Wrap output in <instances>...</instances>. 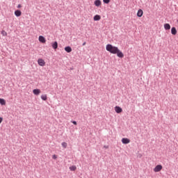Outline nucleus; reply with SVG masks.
Wrapping results in <instances>:
<instances>
[{
	"label": "nucleus",
	"mask_w": 178,
	"mask_h": 178,
	"mask_svg": "<svg viewBox=\"0 0 178 178\" xmlns=\"http://www.w3.org/2000/svg\"><path fill=\"white\" fill-rule=\"evenodd\" d=\"M0 104L1 105H6V101H5L3 99H0Z\"/></svg>",
	"instance_id": "a211bd4d"
},
{
	"label": "nucleus",
	"mask_w": 178,
	"mask_h": 178,
	"mask_svg": "<svg viewBox=\"0 0 178 178\" xmlns=\"http://www.w3.org/2000/svg\"><path fill=\"white\" fill-rule=\"evenodd\" d=\"M171 34H172V35H176V34H177V31L175 27L171 29Z\"/></svg>",
	"instance_id": "f8f14e48"
},
{
	"label": "nucleus",
	"mask_w": 178,
	"mask_h": 178,
	"mask_svg": "<svg viewBox=\"0 0 178 178\" xmlns=\"http://www.w3.org/2000/svg\"><path fill=\"white\" fill-rule=\"evenodd\" d=\"M1 34L3 35V37H6V35H8V33H6L5 31H2Z\"/></svg>",
	"instance_id": "aec40b11"
},
{
	"label": "nucleus",
	"mask_w": 178,
	"mask_h": 178,
	"mask_svg": "<svg viewBox=\"0 0 178 178\" xmlns=\"http://www.w3.org/2000/svg\"><path fill=\"white\" fill-rule=\"evenodd\" d=\"M41 99H42V101H47V95H42Z\"/></svg>",
	"instance_id": "dca6fc26"
},
{
	"label": "nucleus",
	"mask_w": 178,
	"mask_h": 178,
	"mask_svg": "<svg viewBox=\"0 0 178 178\" xmlns=\"http://www.w3.org/2000/svg\"><path fill=\"white\" fill-rule=\"evenodd\" d=\"M38 40L40 42H42V44H45V42H47V40L42 35H40Z\"/></svg>",
	"instance_id": "20e7f679"
},
{
	"label": "nucleus",
	"mask_w": 178,
	"mask_h": 178,
	"mask_svg": "<svg viewBox=\"0 0 178 178\" xmlns=\"http://www.w3.org/2000/svg\"><path fill=\"white\" fill-rule=\"evenodd\" d=\"M86 42H84L83 43V46H84V45H86Z\"/></svg>",
	"instance_id": "a878e982"
},
{
	"label": "nucleus",
	"mask_w": 178,
	"mask_h": 178,
	"mask_svg": "<svg viewBox=\"0 0 178 178\" xmlns=\"http://www.w3.org/2000/svg\"><path fill=\"white\" fill-rule=\"evenodd\" d=\"M122 144H129L130 143V139L127 138H123L122 139Z\"/></svg>",
	"instance_id": "0eeeda50"
},
{
	"label": "nucleus",
	"mask_w": 178,
	"mask_h": 178,
	"mask_svg": "<svg viewBox=\"0 0 178 178\" xmlns=\"http://www.w3.org/2000/svg\"><path fill=\"white\" fill-rule=\"evenodd\" d=\"M51 47L54 49H58V42H54L51 43Z\"/></svg>",
	"instance_id": "ddd939ff"
},
{
	"label": "nucleus",
	"mask_w": 178,
	"mask_h": 178,
	"mask_svg": "<svg viewBox=\"0 0 178 178\" xmlns=\"http://www.w3.org/2000/svg\"><path fill=\"white\" fill-rule=\"evenodd\" d=\"M77 169V167L76 165H72L70 167V170H72V172H74Z\"/></svg>",
	"instance_id": "f3484780"
},
{
	"label": "nucleus",
	"mask_w": 178,
	"mask_h": 178,
	"mask_svg": "<svg viewBox=\"0 0 178 178\" xmlns=\"http://www.w3.org/2000/svg\"><path fill=\"white\" fill-rule=\"evenodd\" d=\"M93 20H95V22H98L101 20V16L98 15H95L93 17Z\"/></svg>",
	"instance_id": "9b49d317"
},
{
	"label": "nucleus",
	"mask_w": 178,
	"mask_h": 178,
	"mask_svg": "<svg viewBox=\"0 0 178 178\" xmlns=\"http://www.w3.org/2000/svg\"><path fill=\"white\" fill-rule=\"evenodd\" d=\"M3 120V118L0 117V124L2 123Z\"/></svg>",
	"instance_id": "5701e85b"
},
{
	"label": "nucleus",
	"mask_w": 178,
	"mask_h": 178,
	"mask_svg": "<svg viewBox=\"0 0 178 178\" xmlns=\"http://www.w3.org/2000/svg\"><path fill=\"white\" fill-rule=\"evenodd\" d=\"M143 15H144V12H143V10L139 9L137 13L138 17H142Z\"/></svg>",
	"instance_id": "1a4fd4ad"
},
{
	"label": "nucleus",
	"mask_w": 178,
	"mask_h": 178,
	"mask_svg": "<svg viewBox=\"0 0 178 178\" xmlns=\"http://www.w3.org/2000/svg\"><path fill=\"white\" fill-rule=\"evenodd\" d=\"M106 51H108V52H110V54H113L114 55L117 54V56H118V58H123V56H124L123 52H122V51H120L119 48L112 44H107L106 46Z\"/></svg>",
	"instance_id": "f257e3e1"
},
{
	"label": "nucleus",
	"mask_w": 178,
	"mask_h": 178,
	"mask_svg": "<svg viewBox=\"0 0 178 178\" xmlns=\"http://www.w3.org/2000/svg\"><path fill=\"white\" fill-rule=\"evenodd\" d=\"M33 93L34 94V95H40V94H41V90H40V89H34L33 90Z\"/></svg>",
	"instance_id": "6e6552de"
},
{
	"label": "nucleus",
	"mask_w": 178,
	"mask_h": 178,
	"mask_svg": "<svg viewBox=\"0 0 178 178\" xmlns=\"http://www.w3.org/2000/svg\"><path fill=\"white\" fill-rule=\"evenodd\" d=\"M72 123H73V124H74L75 126L77 125V122H76V121H73Z\"/></svg>",
	"instance_id": "b1692460"
},
{
	"label": "nucleus",
	"mask_w": 178,
	"mask_h": 178,
	"mask_svg": "<svg viewBox=\"0 0 178 178\" xmlns=\"http://www.w3.org/2000/svg\"><path fill=\"white\" fill-rule=\"evenodd\" d=\"M162 169H163L162 165H157L154 168V172H155V173H157L158 172H161V170H162Z\"/></svg>",
	"instance_id": "f03ea898"
},
{
	"label": "nucleus",
	"mask_w": 178,
	"mask_h": 178,
	"mask_svg": "<svg viewBox=\"0 0 178 178\" xmlns=\"http://www.w3.org/2000/svg\"><path fill=\"white\" fill-rule=\"evenodd\" d=\"M15 15L17 17H19V16H22V11H20V10H17L15 11Z\"/></svg>",
	"instance_id": "9d476101"
},
{
	"label": "nucleus",
	"mask_w": 178,
	"mask_h": 178,
	"mask_svg": "<svg viewBox=\"0 0 178 178\" xmlns=\"http://www.w3.org/2000/svg\"><path fill=\"white\" fill-rule=\"evenodd\" d=\"M94 5H95L97 7H99L102 5V2L101 1V0H95L94 1Z\"/></svg>",
	"instance_id": "423d86ee"
},
{
	"label": "nucleus",
	"mask_w": 178,
	"mask_h": 178,
	"mask_svg": "<svg viewBox=\"0 0 178 178\" xmlns=\"http://www.w3.org/2000/svg\"><path fill=\"white\" fill-rule=\"evenodd\" d=\"M61 145H62L63 148H67V143H65V142H63L61 143Z\"/></svg>",
	"instance_id": "6ab92c4d"
},
{
	"label": "nucleus",
	"mask_w": 178,
	"mask_h": 178,
	"mask_svg": "<svg viewBox=\"0 0 178 178\" xmlns=\"http://www.w3.org/2000/svg\"><path fill=\"white\" fill-rule=\"evenodd\" d=\"M65 51L69 54V53L72 52V47H70L69 46L65 47Z\"/></svg>",
	"instance_id": "4468645a"
},
{
	"label": "nucleus",
	"mask_w": 178,
	"mask_h": 178,
	"mask_svg": "<svg viewBox=\"0 0 178 178\" xmlns=\"http://www.w3.org/2000/svg\"><path fill=\"white\" fill-rule=\"evenodd\" d=\"M38 63L39 66H45V61L42 58H39L38 60Z\"/></svg>",
	"instance_id": "7ed1b4c3"
},
{
	"label": "nucleus",
	"mask_w": 178,
	"mask_h": 178,
	"mask_svg": "<svg viewBox=\"0 0 178 178\" xmlns=\"http://www.w3.org/2000/svg\"><path fill=\"white\" fill-rule=\"evenodd\" d=\"M104 3H109L111 2V0H103Z\"/></svg>",
	"instance_id": "412c9836"
},
{
	"label": "nucleus",
	"mask_w": 178,
	"mask_h": 178,
	"mask_svg": "<svg viewBox=\"0 0 178 178\" xmlns=\"http://www.w3.org/2000/svg\"><path fill=\"white\" fill-rule=\"evenodd\" d=\"M17 8H18V9H20V8H22V5H21V4H19V5L17 6Z\"/></svg>",
	"instance_id": "393cba45"
},
{
	"label": "nucleus",
	"mask_w": 178,
	"mask_h": 178,
	"mask_svg": "<svg viewBox=\"0 0 178 178\" xmlns=\"http://www.w3.org/2000/svg\"><path fill=\"white\" fill-rule=\"evenodd\" d=\"M164 29H165V30H170V24H164Z\"/></svg>",
	"instance_id": "2eb2a0df"
},
{
	"label": "nucleus",
	"mask_w": 178,
	"mask_h": 178,
	"mask_svg": "<svg viewBox=\"0 0 178 178\" xmlns=\"http://www.w3.org/2000/svg\"><path fill=\"white\" fill-rule=\"evenodd\" d=\"M115 111L116 113H122V112H123V109H122L120 106H118L115 107Z\"/></svg>",
	"instance_id": "39448f33"
},
{
	"label": "nucleus",
	"mask_w": 178,
	"mask_h": 178,
	"mask_svg": "<svg viewBox=\"0 0 178 178\" xmlns=\"http://www.w3.org/2000/svg\"><path fill=\"white\" fill-rule=\"evenodd\" d=\"M52 159H58V156H56V154L52 156Z\"/></svg>",
	"instance_id": "4be33fe9"
}]
</instances>
